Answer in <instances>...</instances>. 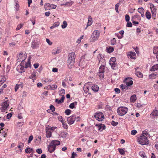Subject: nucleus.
I'll use <instances>...</instances> for the list:
<instances>
[{"label":"nucleus","mask_w":158,"mask_h":158,"mask_svg":"<svg viewBox=\"0 0 158 158\" xmlns=\"http://www.w3.org/2000/svg\"><path fill=\"white\" fill-rule=\"evenodd\" d=\"M100 32L98 30H95L93 32L90 38V41L94 42L97 40L100 35Z\"/></svg>","instance_id":"f257e3e1"},{"label":"nucleus","mask_w":158,"mask_h":158,"mask_svg":"<svg viewBox=\"0 0 158 158\" xmlns=\"http://www.w3.org/2000/svg\"><path fill=\"white\" fill-rule=\"evenodd\" d=\"M138 142L141 145H144L148 144V140L147 137L144 135L140 136V138L138 139Z\"/></svg>","instance_id":"f03ea898"},{"label":"nucleus","mask_w":158,"mask_h":158,"mask_svg":"<svg viewBox=\"0 0 158 158\" xmlns=\"http://www.w3.org/2000/svg\"><path fill=\"white\" fill-rule=\"evenodd\" d=\"M128 110L127 108L121 107L118 108L117 112L119 116H123L127 113Z\"/></svg>","instance_id":"7ed1b4c3"},{"label":"nucleus","mask_w":158,"mask_h":158,"mask_svg":"<svg viewBox=\"0 0 158 158\" xmlns=\"http://www.w3.org/2000/svg\"><path fill=\"white\" fill-rule=\"evenodd\" d=\"M9 105V103L8 100L2 103L0 108L2 112H4L6 110Z\"/></svg>","instance_id":"20e7f679"},{"label":"nucleus","mask_w":158,"mask_h":158,"mask_svg":"<svg viewBox=\"0 0 158 158\" xmlns=\"http://www.w3.org/2000/svg\"><path fill=\"white\" fill-rule=\"evenodd\" d=\"M94 117L96 119L99 121H102L104 119V117L103 114L102 112L96 113H95Z\"/></svg>","instance_id":"39448f33"},{"label":"nucleus","mask_w":158,"mask_h":158,"mask_svg":"<svg viewBox=\"0 0 158 158\" xmlns=\"http://www.w3.org/2000/svg\"><path fill=\"white\" fill-rule=\"evenodd\" d=\"M150 8L152 15V18L154 19H156V9L153 4L150 5Z\"/></svg>","instance_id":"423d86ee"},{"label":"nucleus","mask_w":158,"mask_h":158,"mask_svg":"<svg viewBox=\"0 0 158 158\" xmlns=\"http://www.w3.org/2000/svg\"><path fill=\"white\" fill-rule=\"evenodd\" d=\"M56 7V5L49 3H45L44 6V8L46 10H50L51 9H55Z\"/></svg>","instance_id":"0eeeda50"},{"label":"nucleus","mask_w":158,"mask_h":158,"mask_svg":"<svg viewBox=\"0 0 158 158\" xmlns=\"http://www.w3.org/2000/svg\"><path fill=\"white\" fill-rule=\"evenodd\" d=\"M27 57V55L24 54L20 53L19 55L17 56L18 61L19 62L24 61Z\"/></svg>","instance_id":"6e6552de"},{"label":"nucleus","mask_w":158,"mask_h":158,"mask_svg":"<svg viewBox=\"0 0 158 158\" xmlns=\"http://www.w3.org/2000/svg\"><path fill=\"white\" fill-rule=\"evenodd\" d=\"M22 63L18 66L16 68L17 70L19 73H22L25 71V69L24 66L22 65Z\"/></svg>","instance_id":"1a4fd4ad"},{"label":"nucleus","mask_w":158,"mask_h":158,"mask_svg":"<svg viewBox=\"0 0 158 158\" xmlns=\"http://www.w3.org/2000/svg\"><path fill=\"white\" fill-rule=\"evenodd\" d=\"M76 118L75 115H72L70 117H69L67 118L68 123L70 124H72L74 123Z\"/></svg>","instance_id":"9d476101"},{"label":"nucleus","mask_w":158,"mask_h":158,"mask_svg":"<svg viewBox=\"0 0 158 158\" xmlns=\"http://www.w3.org/2000/svg\"><path fill=\"white\" fill-rule=\"evenodd\" d=\"M124 81L125 82L126 85L128 86L132 85L133 84V81L131 80L129 77L125 78Z\"/></svg>","instance_id":"9b49d317"},{"label":"nucleus","mask_w":158,"mask_h":158,"mask_svg":"<svg viewBox=\"0 0 158 158\" xmlns=\"http://www.w3.org/2000/svg\"><path fill=\"white\" fill-rule=\"evenodd\" d=\"M48 151L50 153H52L56 149V147H55L51 143H50V144L48 147Z\"/></svg>","instance_id":"f8f14e48"},{"label":"nucleus","mask_w":158,"mask_h":158,"mask_svg":"<svg viewBox=\"0 0 158 158\" xmlns=\"http://www.w3.org/2000/svg\"><path fill=\"white\" fill-rule=\"evenodd\" d=\"M76 56L74 52H71L69 53L68 56V59L75 61Z\"/></svg>","instance_id":"ddd939ff"},{"label":"nucleus","mask_w":158,"mask_h":158,"mask_svg":"<svg viewBox=\"0 0 158 158\" xmlns=\"http://www.w3.org/2000/svg\"><path fill=\"white\" fill-rule=\"evenodd\" d=\"M128 58L135 59L136 58L135 53L134 52H131L128 55Z\"/></svg>","instance_id":"4468645a"},{"label":"nucleus","mask_w":158,"mask_h":158,"mask_svg":"<svg viewBox=\"0 0 158 158\" xmlns=\"http://www.w3.org/2000/svg\"><path fill=\"white\" fill-rule=\"evenodd\" d=\"M50 129L46 128V135L47 138L50 137L52 135V131H50Z\"/></svg>","instance_id":"2eb2a0df"},{"label":"nucleus","mask_w":158,"mask_h":158,"mask_svg":"<svg viewBox=\"0 0 158 158\" xmlns=\"http://www.w3.org/2000/svg\"><path fill=\"white\" fill-rule=\"evenodd\" d=\"M75 61L69 60H68V65L69 68L70 69L71 68L72 66H73L74 64Z\"/></svg>","instance_id":"dca6fc26"},{"label":"nucleus","mask_w":158,"mask_h":158,"mask_svg":"<svg viewBox=\"0 0 158 158\" xmlns=\"http://www.w3.org/2000/svg\"><path fill=\"white\" fill-rule=\"evenodd\" d=\"M51 143L53 145L56 147V146L59 145L60 144V141L56 140H52Z\"/></svg>","instance_id":"f3484780"},{"label":"nucleus","mask_w":158,"mask_h":158,"mask_svg":"<svg viewBox=\"0 0 158 158\" xmlns=\"http://www.w3.org/2000/svg\"><path fill=\"white\" fill-rule=\"evenodd\" d=\"M64 95H63L61 98L60 100H58V99H56L55 100V102H57L58 104H60L64 102Z\"/></svg>","instance_id":"a211bd4d"},{"label":"nucleus","mask_w":158,"mask_h":158,"mask_svg":"<svg viewBox=\"0 0 158 158\" xmlns=\"http://www.w3.org/2000/svg\"><path fill=\"white\" fill-rule=\"evenodd\" d=\"M88 22L87 23V27L90 26L92 23V19L91 17L90 16H88Z\"/></svg>","instance_id":"6ab92c4d"},{"label":"nucleus","mask_w":158,"mask_h":158,"mask_svg":"<svg viewBox=\"0 0 158 158\" xmlns=\"http://www.w3.org/2000/svg\"><path fill=\"white\" fill-rule=\"evenodd\" d=\"M158 70V64L154 65L150 69V71H154Z\"/></svg>","instance_id":"aec40b11"},{"label":"nucleus","mask_w":158,"mask_h":158,"mask_svg":"<svg viewBox=\"0 0 158 158\" xmlns=\"http://www.w3.org/2000/svg\"><path fill=\"white\" fill-rule=\"evenodd\" d=\"M99 89V88L98 86L96 85H94L92 87V90L95 92H97L98 91Z\"/></svg>","instance_id":"412c9836"},{"label":"nucleus","mask_w":158,"mask_h":158,"mask_svg":"<svg viewBox=\"0 0 158 158\" xmlns=\"http://www.w3.org/2000/svg\"><path fill=\"white\" fill-rule=\"evenodd\" d=\"M136 99V96L135 94L133 95L130 98V101L131 102H134Z\"/></svg>","instance_id":"4be33fe9"},{"label":"nucleus","mask_w":158,"mask_h":158,"mask_svg":"<svg viewBox=\"0 0 158 158\" xmlns=\"http://www.w3.org/2000/svg\"><path fill=\"white\" fill-rule=\"evenodd\" d=\"M146 18L148 19H150L151 18V15L149 11H147L145 13Z\"/></svg>","instance_id":"5701e85b"},{"label":"nucleus","mask_w":158,"mask_h":158,"mask_svg":"<svg viewBox=\"0 0 158 158\" xmlns=\"http://www.w3.org/2000/svg\"><path fill=\"white\" fill-rule=\"evenodd\" d=\"M29 77L30 78L33 80V81H34V80H35L36 78V76L35 73H32L31 75L29 76Z\"/></svg>","instance_id":"b1692460"},{"label":"nucleus","mask_w":158,"mask_h":158,"mask_svg":"<svg viewBox=\"0 0 158 158\" xmlns=\"http://www.w3.org/2000/svg\"><path fill=\"white\" fill-rule=\"evenodd\" d=\"M135 74L136 76L139 77L141 78L143 77V74L140 72L136 71L135 72Z\"/></svg>","instance_id":"393cba45"},{"label":"nucleus","mask_w":158,"mask_h":158,"mask_svg":"<svg viewBox=\"0 0 158 158\" xmlns=\"http://www.w3.org/2000/svg\"><path fill=\"white\" fill-rule=\"evenodd\" d=\"M60 23L58 22L55 23L52 26L50 27V29H52L59 26Z\"/></svg>","instance_id":"a878e982"},{"label":"nucleus","mask_w":158,"mask_h":158,"mask_svg":"<svg viewBox=\"0 0 158 158\" xmlns=\"http://www.w3.org/2000/svg\"><path fill=\"white\" fill-rule=\"evenodd\" d=\"M60 135L61 137L66 138L68 135V133L65 132L63 131L61 132Z\"/></svg>","instance_id":"bb28decb"},{"label":"nucleus","mask_w":158,"mask_h":158,"mask_svg":"<svg viewBox=\"0 0 158 158\" xmlns=\"http://www.w3.org/2000/svg\"><path fill=\"white\" fill-rule=\"evenodd\" d=\"M107 52L109 53H111L114 50V48L112 47H107Z\"/></svg>","instance_id":"cd10ccee"},{"label":"nucleus","mask_w":158,"mask_h":158,"mask_svg":"<svg viewBox=\"0 0 158 158\" xmlns=\"http://www.w3.org/2000/svg\"><path fill=\"white\" fill-rule=\"evenodd\" d=\"M77 103V102H74L71 103L69 106V107L72 109H73L74 108L75 105H76Z\"/></svg>","instance_id":"c85d7f7f"},{"label":"nucleus","mask_w":158,"mask_h":158,"mask_svg":"<svg viewBox=\"0 0 158 158\" xmlns=\"http://www.w3.org/2000/svg\"><path fill=\"white\" fill-rule=\"evenodd\" d=\"M110 64L113 69H115V67L116 66V64L115 62H110Z\"/></svg>","instance_id":"c756f323"},{"label":"nucleus","mask_w":158,"mask_h":158,"mask_svg":"<svg viewBox=\"0 0 158 158\" xmlns=\"http://www.w3.org/2000/svg\"><path fill=\"white\" fill-rule=\"evenodd\" d=\"M104 68L105 66L103 65H101L99 69V72L100 73H104Z\"/></svg>","instance_id":"7c9ffc66"},{"label":"nucleus","mask_w":158,"mask_h":158,"mask_svg":"<svg viewBox=\"0 0 158 158\" xmlns=\"http://www.w3.org/2000/svg\"><path fill=\"white\" fill-rule=\"evenodd\" d=\"M57 86L56 85H49V87L50 88L52 89H55L57 88Z\"/></svg>","instance_id":"2f4dec72"},{"label":"nucleus","mask_w":158,"mask_h":158,"mask_svg":"<svg viewBox=\"0 0 158 158\" xmlns=\"http://www.w3.org/2000/svg\"><path fill=\"white\" fill-rule=\"evenodd\" d=\"M152 114L155 118L156 116H158V111L157 110L154 111L152 112Z\"/></svg>","instance_id":"473e14b6"},{"label":"nucleus","mask_w":158,"mask_h":158,"mask_svg":"<svg viewBox=\"0 0 158 158\" xmlns=\"http://www.w3.org/2000/svg\"><path fill=\"white\" fill-rule=\"evenodd\" d=\"M0 132L1 134L2 135L4 136V137H6V135H7V134L3 130V129H1L0 130Z\"/></svg>","instance_id":"72a5a7b5"},{"label":"nucleus","mask_w":158,"mask_h":158,"mask_svg":"<svg viewBox=\"0 0 158 158\" xmlns=\"http://www.w3.org/2000/svg\"><path fill=\"white\" fill-rule=\"evenodd\" d=\"M138 11L140 13L142 14V13H144V9L142 7L139 8L138 9Z\"/></svg>","instance_id":"f704fd0d"},{"label":"nucleus","mask_w":158,"mask_h":158,"mask_svg":"<svg viewBox=\"0 0 158 158\" xmlns=\"http://www.w3.org/2000/svg\"><path fill=\"white\" fill-rule=\"evenodd\" d=\"M58 119L62 123L63 125H64V123H65V122H64L63 120V118L61 116H59L58 117Z\"/></svg>","instance_id":"c9c22d12"},{"label":"nucleus","mask_w":158,"mask_h":158,"mask_svg":"<svg viewBox=\"0 0 158 158\" xmlns=\"http://www.w3.org/2000/svg\"><path fill=\"white\" fill-rule=\"evenodd\" d=\"M153 52L154 54H158V47H154Z\"/></svg>","instance_id":"e433bc0d"},{"label":"nucleus","mask_w":158,"mask_h":158,"mask_svg":"<svg viewBox=\"0 0 158 158\" xmlns=\"http://www.w3.org/2000/svg\"><path fill=\"white\" fill-rule=\"evenodd\" d=\"M73 2H66L65 4H61V6L63 5V6H65L68 5H69L70 6H71L73 4Z\"/></svg>","instance_id":"4c0bfd02"},{"label":"nucleus","mask_w":158,"mask_h":158,"mask_svg":"<svg viewBox=\"0 0 158 158\" xmlns=\"http://www.w3.org/2000/svg\"><path fill=\"white\" fill-rule=\"evenodd\" d=\"M32 151L33 149L30 148H27L25 149V152L27 153H28V152L30 153L31 152H32Z\"/></svg>","instance_id":"58836bf2"},{"label":"nucleus","mask_w":158,"mask_h":158,"mask_svg":"<svg viewBox=\"0 0 158 158\" xmlns=\"http://www.w3.org/2000/svg\"><path fill=\"white\" fill-rule=\"evenodd\" d=\"M157 75V74L155 73H152L151 74H150L149 76V78L152 79L153 78H154Z\"/></svg>","instance_id":"ea45409f"},{"label":"nucleus","mask_w":158,"mask_h":158,"mask_svg":"<svg viewBox=\"0 0 158 158\" xmlns=\"http://www.w3.org/2000/svg\"><path fill=\"white\" fill-rule=\"evenodd\" d=\"M63 24L61 25V27L62 28H65L67 26V23L66 21H64L63 22Z\"/></svg>","instance_id":"a19ab883"},{"label":"nucleus","mask_w":158,"mask_h":158,"mask_svg":"<svg viewBox=\"0 0 158 158\" xmlns=\"http://www.w3.org/2000/svg\"><path fill=\"white\" fill-rule=\"evenodd\" d=\"M65 94V90L64 89H61L59 92V94L60 95L63 96L62 94Z\"/></svg>","instance_id":"79ce46f5"},{"label":"nucleus","mask_w":158,"mask_h":158,"mask_svg":"<svg viewBox=\"0 0 158 158\" xmlns=\"http://www.w3.org/2000/svg\"><path fill=\"white\" fill-rule=\"evenodd\" d=\"M60 52V49L59 48H57V49L56 50L55 52H52V54L53 55H55L57 53H59Z\"/></svg>","instance_id":"37998d69"},{"label":"nucleus","mask_w":158,"mask_h":158,"mask_svg":"<svg viewBox=\"0 0 158 158\" xmlns=\"http://www.w3.org/2000/svg\"><path fill=\"white\" fill-rule=\"evenodd\" d=\"M139 154L142 157H144V156H145V153L143 151L140 152L139 153Z\"/></svg>","instance_id":"c03bdc74"},{"label":"nucleus","mask_w":158,"mask_h":158,"mask_svg":"<svg viewBox=\"0 0 158 158\" xmlns=\"http://www.w3.org/2000/svg\"><path fill=\"white\" fill-rule=\"evenodd\" d=\"M116 39L114 38L111 40V44L112 45H114L116 43Z\"/></svg>","instance_id":"a18cd8bd"},{"label":"nucleus","mask_w":158,"mask_h":158,"mask_svg":"<svg viewBox=\"0 0 158 158\" xmlns=\"http://www.w3.org/2000/svg\"><path fill=\"white\" fill-rule=\"evenodd\" d=\"M127 86L126 85H124L123 84H121L120 85L121 88L122 89H127L128 88Z\"/></svg>","instance_id":"49530a36"},{"label":"nucleus","mask_w":158,"mask_h":158,"mask_svg":"<svg viewBox=\"0 0 158 158\" xmlns=\"http://www.w3.org/2000/svg\"><path fill=\"white\" fill-rule=\"evenodd\" d=\"M23 25V23H21L20 24L18 25L16 28L17 30H19L20 29H21Z\"/></svg>","instance_id":"de8ad7c7"},{"label":"nucleus","mask_w":158,"mask_h":158,"mask_svg":"<svg viewBox=\"0 0 158 158\" xmlns=\"http://www.w3.org/2000/svg\"><path fill=\"white\" fill-rule=\"evenodd\" d=\"M118 150L121 154L123 155L125 154V152L123 149L121 148H118Z\"/></svg>","instance_id":"09e8293b"},{"label":"nucleus","mask_w":158,"mask_h":158,"mask_svg":"<svg viewBox=\"0 0 158 158\" xmlns=\"http://www.w3.org/2000/svg\"><path fill=\"white\" fill-rule=\"evenodd\" d=\"M103 127H104V128H103V129H102V125H99L98 126V130H99V131L101 130V131H102L103 129H105L104 127H105V126L104 125H103Z\"/></svg>","instance_id":"8fccbe9b"},{"label":"nucleus","mask_w":158,"mask_h":158,"mask_svg":"<svg viewBox=\"0 0 158 158\" xmlns=\"http://www.w3.org/2000/svg\"><path fill=\"white\" fill-rule=\"evenodd\" d=\"M47 128H48V129H50V131H52V132L56 128V127H46Z\"/></svg>","instance_id":"3c124183"},{"label":"nucleus","mask_w":158,"mask_h":158,"mask_svg":"<svg viewBox=\"0 0 158 158\" xmlns=\"http://www.w3.org/2000/svg\"><path fill=\"white\" fill-rule=\"evenodd\" d=\"M71 110L69 109L66 110L65 111V113L67 115H69L71 112Z\"/></svg>","instance_id":"603ef678"},{"label":"nucleus","mask_w":158,"mask_h":158,"mask_svg":"<svg viewBox=\"0 0 158 158\" xmlns=\"http://www.w3.org/2000/svg\"><path fill=\"white\" fill-rule=\"evenodd\" d=\"M24 143H23L20 142L19 143V145L18 146V147L19 148H22L23 147Z\"/></svg>","instance_id":"864d4df0"},{"label":"nucleus","mask_w":158,"mask_h":158,"mask_svg":"<svg viewBox=\"0 0 158 158\" xmlns=\"http://www.w3.org/2000/svg\"><path fill=\"white\" fill-rule=\"evenodd\" d=\"M119 6L118 3L116 4L115 6V10L117 13H118V8Z\"/></svg>","instance_id":"5fc2aeb1"},{"label":"nucleus","mask_w":158,"mask_h":158,"mask_svg":"<svg viewBox=\"0 0 158 158\" xmlns=\"http://www.w3.org/2000/svg\"><path fill=\"white\" fill-rule=\"evenodd\" d=\"M125 20L127 22H128L130 19V17L128 15H125Z\"/></svg>","instance_id":"6e6d98bb"},{"label":"nucleus","mask_w":158,"mask_h":158,"mask_svg":"<svg viewBox=\"0 0 158 158\" xmlns=\"http://www.w3.org/2000/svg\"><path fill=\"white\" fill-rule=\"evenodd\" d=\"M111 124L113 126H115L118 124V123L117 122H115L114 121H112L111 122Z\"/></svg>","instance_id":"4d7b16f0"},{"label":"nucleus","mask_w":158,"mask_h":158,"mask_svg":"<svg viewBox=\"0 0 158 158\" xmlns=\"http://www.w3.org/2000/svg\"><path fill=\"white\" fill-rule=\"evenodd\" d=\"M103 73H100L99 72L98 73V75L101 78H103L104 77Z\"/></svg>","instance_id":"13d9d810"},{"label":"nucleus","mask_w":158,"mask_h":158,"mask_svg":"<svg viewBox=\"0 0 158 158\" xmlns=\"http://www.w3.org/2000/svg\"><path fill=\"white\" fill-rule=\"evenodd\" d=\"M102 54H99L98 55V58L99 60V63H100V60H102L103 59V58H102Z\"/></svg>","instance_id":"bf43d9fd"},{"label":"nucleus","mask_w":158,"mask_h":158,"mask_svg":"<svg viewBox=\"0 0 158 158\" xmlns=\"http://www.w3.org/2000/svg\"><path fill=\"white\" fill-rule=\"evenodd\" d=\"M33 136L32 135H31L29 137L28 140V143H31V141L33 139Z\"/></svg>","instance_id":"052dcab7"},{"label":"nucleus","mask_w":158,"mask_h":158,"mask_svg":"<svg viewBox=\"0 0 158 158\" xmlns=\"http://www.w3.org/2000/svg\"><path fill=\"white\" fill-rule=\"evenodd\" d=\"M36 152L38 154H41L42 153V150L41 148H38L36 150Z\"/></svg>","instance_id":"680f3d73"},{"label":"nucleus","mask_w":158,"mask_h":158,"mask_svg":"<svg viewBox=\"0 0 158 158\" xmlns=\"http://www.w3.org/2000/svg\"><path fill=\"white\" fill-rule=\"evenodd\" d=\"M37 45L35 44L34 42H32L31 44V47L33 48H36Z\"/></svg>","instance_id":"e2e57ef3"},{"label":"nucleus","mask_w":158,"mask_h":158,"mask_svg":"<svg viewBox=\"0 0 158 158\" xmlns=\"http://www.w3.org/2000/svg\"><path fill=\"white\" fill-rule=\"evenodd\" d=\"M137 133V131L135 130H133L131 131V135H135Z\"/></svg>","instance_id":"0e129e2a"},{"label":"nucleus","mask_w":158,"mask_h":158,"mask_svg":"<svg viewBox=\"0 0 158 158\" xmlns=\"http://www.w3.org/2000/svg\"><path fill=\"white\" fill-rule=\"evenodd\" d=\"M46 41L47 43L49 45H52V42H51L50 40L48 39H46Z\"/></svg>","instance_id":"69168bd1"},{"label":"nucleus","mask_w":158,"mask_h":158,"mask_svg":"<svg viewBox=\"0 0 158 158\" xmlns=\"http://www.w3.org/2000/svg\"><path fill=\"white\" fill-rule=\"evenodd\" d=\"M12 116V114L11 113H9L7 114L6 116V118L7 119H9L11 118Z\"/></svg>","instance_id":"338daca9"},{"label":"nucleus","mask_w":158,"mask_h":158,"mask_svg":"<svg viewBox=\"0 0 158 158\" xmlns=\"http://www.w3.org/2000/svg\"><path fill=\"white\" fill-rule=\"evenodd\" d=\"M114 91L117 94H119L120 92V90L118 88H115L114 89Z\"/></svg>","instance_id":"774afa93"}]
</instances>
